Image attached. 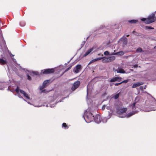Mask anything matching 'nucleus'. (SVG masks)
Instances as JSON below:
<instances>
[{
  "label": "nucleus",
  "mask_w": 156,
  "mask_h": 156,
  "mask_svg": "<svg viewBox=\"0 0 156 156\" xmlns=\"http://www.w3.org/2000/svg\"><path fill=\"white\" fill-rule=\"evenodd\" d=\"M33 73L36 75H37L38 74V73L37 72H33Z\"/></svg>",
  "instance_id": "36"
},
{
  "label": "nucleus",
  "mask_w": 156,
  "mask_h": 156,
  "mask_svg": "<svg viewBox=\"0 0 156 156\" xmlns=\"http://www.w3.org/2000/svg\"><path fill=\"white\" fill-rule=\"evenodd\" d=\"M154 48L156 49V46L154 47Z\"/></svg>",
  "instance_id": "41"
},
{
  "label": "nucleus",
  "mask_w": 156,
  "mask_h": 156,
  "mask_svg": "<svg viewBox=\"0 0 156 156\" xmlns=\"http://www.w3.org/2000/svg\"><path fill=\"white\" fill-rule=\"evenodd\" d=\"M136 104V102H134L132 104H131L130 105V107L131 108H132V109L133 110H134L135 109H136V107H135Z\"/></svg>",
  "instance_id": "15"
},
{
  "label": "nucleus",
  "mask_w": 156,
  "mask_h": 156,
  "mask_svg": "<svg viewBox=\"0 0 156 156\" xmlns=\"http://www.w3.org/2000/svg\"><path fill=\"white\" fill-rule=\"evenodd\" d=\"M72 66H70L68 68H67L65 72H67L72 67Z\"/></svg>",
  "instance_id": "30"
},
{
  "label": "nucleus",
  "mask_w": 156,
  "mask_h": 156,
  "mask_svg": "<svg viewBox=\"0 0 156 156\" xmlns=\"http://www.w3.org/2000/svg\"><path fill=\"white\" fill-rule=\"evenodd\" d=\"M136 51L137 52H141L142 51V48H139L136 50Z\"/></svg>",
  "instance_id": "18"
},
{
  "label": "nucleus",
  "mask_w": 156,
  "mask_h": 156,
  "mask_svg": "<svg viewBox=\"0 0 156 156\" xmlns=\"http://www.w3.org/2000/svg\"><path fill=\"white\" fill-rule=\"evenodd\" d=\"M27 79L29 80H31V77L28 75H27Z\"/></svg>",
  "instance_id": "31"
},
{
  "label": "nucleus",
  "mask_w": 156,
  "mask_h": 156,
  "mask_svg": "<svg viewBox=\"0 0 156 156\" xmlns=\"http://www.w3.org/2000/svg\"><path fill=\"white\" fill-rule=\"evenodd\" d=\"M141 20L144 21V23L146 24H149L156 21V16H155L154 13H152L147 18H143L141 19Z\"/></svg>",
  "instance_id": "1"
},
{
  "label": "nucleus",
  "mask_w": 156,
  "mask_h": 156,
  "mask_svg": "<svg viewBox=\"0 0 156 156\" xmlns=\"http://www.w3.org/2000/svg\"><path fill=\"white\" fill-rule=\"evenodd\" d=\"M7 63L6 61L2 58H0V64L1 65H5Z\"/></svg>",
  "instance_id": "12"
},
{
  "label": "nucleus",
  "mask_w": 156,
  "mask_h": 156,
  "mask_svg": "<svg viewBox=\"0 0 156 156\" xmlns=\"http://www.w3.org/2000/svg\"><path fill=\"white\" fill-rule=\"evenodd\" d=\"M20 92L21 94H22L23 95H24V94L26 93V92L24 91L21 89L20 90Z\"/></svg>",
  "instance_id": "23"
},
{
  "label": "nucleus",
  "mask_w": 156,
  "mask_h": 156,
  "mask_svg": "<svg viewBox=\"0 0 156 156\" xmlns=\"http://www.w3.org/2000/svg\"><path fill=\"white\" fill-rule=\"evenodd\" d=\"M124 53L123 51H120L119 52H118L116 53V55H122L124 54Z\"/></svg>",
  "instance_id": "19"
},
{
  "label": "nucleus",
  "mask_w": 156,
  "mask_h": 156,
  "mask_svg": "<svg viewBox=\"0 0 156 156\" xmlns=\"http://www.w3.org/2000/svg\"><path fill=\"white\" fill-rule=\"evenodd\" d=\"M119 79V77H114L112 79L110 80V82H115L117 80H118Z\"/></svg>",
  "instance_id": "13"
},
{
  "label": "nucleus",
  "mask_w": 156,
  "mask_h": 156,
  "mask_svg": "<svg viewBox=\"0 0 156 156\" xmlns=\"http://www.w3.org/2000/svg\"><path fill=\"white\" fill-rule=\"evenodd\" d=\"M62 126L64 127L65 129H67L68 128V127L67 126L66 124L65 123H63L62 124Z\"/></svg>",
  "instance_id": "17"
},
{
  "label": "nucleus",
  "mask_w": 156,
  "mask_h": 156,
  "mask_svg": "<svg viewBox=\"0 0 156 156\" xmlns=\"http://www.w3.org/2000/svg\"><path fill=\"white\" fill-rule=\"evenodd\" d=\"M134 114H135V113L134 112L129 113L128 114V116L129 117V116H130L133 115Z\"/></svg>",
  "instance_id": "27"
},
{
  "label": "nucleus",
  "mask_w": 156,
  "mask_h": 156,
  "mask_svg": "<svg viewBox=\"0 0 156 156\" xmlns=\"http://www.w3.org/2000/svg\"><path fill=\"white\" fill-rule=\"evenodd\" d=\"M119 93H118L116 94H115L114 96V98L115 99H117L119 96Z\"/></svg>",
  "instance_id": "21"
},
{
  "label": "nucleus",
  "mask_w": 156,
  "mask_h": 156,
  "mask_svg": "<svg viewBox=\"0 0 156 156\" xmlns=\"http://www.w3.org/2000/svg\"><path fill=\"white\" fill-rule=\"evenodd\" d=\"M93 48L90 49L88 50L84 55L83 57H86L93 50Z\"/></svg>",
  "instance_id": "10"
},
{
  "label": "nucleus",
  "mask_w": 156,
  "mask_h": 156,
  "mask_svg": "<svg viewBox=\"0 0 156 156\" xmlns=\"http://www.w3.org/2000/svg\"><path fill=\"white\" fill-rule=\"evenodd\" d=\"M94 120L96 122L99 123L101 122L102 118L100 115H97L94 117Z\"/></svg>",
  "instance_id": "7"
},
{
  "label": "nucleus",
  "mask_w": 156,
  "mask_h": 156,
  "mask_svg": "<svg viewBox=\"0 0 156 156\" xmlns=\"http://www.w3.org/2000/svg\"><path fill=\"white\" fill-rule=\"evenodd\" d=\"M97 61L96 60V59H94L92 60H91L90 62V63H91V62H94L95 61Z\"/></svg>",
  "instance_id": "34"
},
{
  "label": "nucleus",
  "mask_w": 156,
  "mask_h": 156,
  "mask_svg": "<svg viewBox=\"0 0 156 156\" xmlns=\"http://www.w3.org/2000/svg\"><path fill=\"white\" fill-rule=\"evenodd\" d=\"M23 95L24 96L26 97L27 99H30V97L26 93Z\"/></svg>",
  "instance_id": "20"
},
{
  "label": "nucleus",
  "mask_w": 156,
  "mask_h": 156,
  "mask_svg": "<svg viewBox=\"0 0 156 156\" xmlns=\"http://www.w3.org/2000/svg\"><path fill=\"white\" fill-rule=\"evenodd\" d=\"M80 84V82L79 81L75 82L71 88V90L72 91H74L79 87Z\"/></svg>",
  "instance_id": "5"
},
{
  "label": "nucleus",
  "mask_w": 156,
  "mask_h": 156,
  "mask_svg": "<svg viewBox=\"0 0 156 156\" xmlns=\"http://www.w3.org/2000/svg\"><path fill=\"white\" fill-rule=\"evenodd\" d=\"M115 56H112L103 59L102 61L104 63H108L113 61L115 60Z\"/></svg>",
  "instance_id": "4"
},
{
  "label": "nucleus",
  "mask_w": 156,
  "mask_h": 156,
  "mask_svg": "<svg viewBox=\"0 0 156 156\" xmlns=\"http://www.w3.org/2000/svg\"><path fill=\"white\" fill-rule=\"evenodd\" d=\"M104 54L106 55H108L109 54V52L108 51H106L104 52Z\"/></svg>",
  "instance_id": "26"
},
{
  "label": "nucleus",
  "mask_w": 156,
  "mask_h": 156,
  "mask_svg": "<svg viewBox=\"0 0 156 156\" xmlns=\"http://www.w3.org/2000/svg\"><path fill=\"white\" fill-rule=\"evenodd\" d=\"M103 58H102V57H99V58H96V59L97 61H98V60H101V59H102Z\"/></svg>",
  "instance_id": "32"
},
{
  "label": "nucleus",
  "mask_w": 156,
  "mask_h": 156,
  "mask_svg": "<svg viewBox=\"0 0 156 156\" xmlns=\"http://www.w3.org/2000/svg\"><path fill=\"white\" fill-rule=\"evenodd\" d=\"M45 87L44 86L42 85V86L40 87V89L41 90H42L43 89H44Z\"/></svg>",
  "instance_id": "29"
},
{
  "label": "nucleus",
  "mask_w": 156,
  "mask_h": 156,
  "mask_svg": "<svg viewBox=\"0 0 156 156\" xmlns=\"http://www.w3.org/2000/svg\"><path fill=\"white\" fill-rule=\"evenodd\" d=\"M20 92L21 94H22L23 95H24V94L26 93V92L24 91L21 89L20 90Z\"/></svg>",
  "instance_id": "24"
},
{
  "label": "nucleus",
  "mask_w": 156,
  "mask_h": 156,
  "mask_svg": "<svg viewBox=\"0 0 156 156\" xmlns=\"http://www.w3.org/2000/svg\"><path fill=\"white\" fill-rule=\"evenodd\" d=\"M128 22L131 23H135L138 22V20H128Z\"/></svg>",
  "instance_id": "14"
},
{
  "label": "nucleus",
  "mask_w": 156,
  "mask_h": 156,
  "mask_svg": "<svg viewBox=\"0 0 156 156\" xmlns=\"http://www.w3.org/2000/svg\"><path fill=\"white\" fill-rule=\"evenodd\" d=\"M136 98L135 100H136Z\"/></svg>",
  "instance_id": "42"
},
{
  "label": "nucleus",
  "mask_w": 156,
  "mask_h": 156,
  "mask_svg": "<svg viewBox=\"0 0 156 156\" xmlns=\"http://www.w3.org/2000/svg\"><path fill=\"white\" fill-rule=\"evenodd\" d=\"M121 84V82L120 83H115V85L116 86H118L120 84Z\"/></svg>",
  "instance_id": "35"
},
{
  "label": "nucleus",
  "mask_w": 156,
  "mask_h": 156,
  "mask_svg": "<svg viewBox=\"0 0 156 156\" xmlns=\"http://www.w3.org/2000/svg\"><path fill=\"white\" fill-rule=\"evenodd\" d=\"M85 119L86 121L88 123H89L94 120V115L93 114L90 112H87L85 115Z\"/></svg>",
  "instance_id": "2"
},
{
  "label": "nucleus",
  "mask_w": 156,
  "mask_h": 156,
  "mask_svg": "<svg viewBox=\"0 0 156 156\" xmlns=\"http://www.w3.org/2000/svg\"><path fill=\"white\" fill-rule=\"evenodd\" d=\"M118 73H125L124 70L122 69H119L117 71Z\"/></svg>",
  "instance_id": "16"
},
{
  "label": "nucleus",
  "mask_w": 156,
  "mask_h": 156,
  "mask_svg": "<svg viewBox=\"0 0 156 156\" xmlns=\"http://www.w3.org/2000/svg\"><path fill=\"white\" fill-rule=\"evenodd\" d=\"M55 71L54 68L48 69H45L42 70L41 73L43 74H49L52 73Z\"/></svg>",
  "instance_id": "3"
},
{
  "label": "nucleus",
  "mask_w": 156,
  "mask_h": 156,
  "mask_svg": "<svg viewBox=\"0 0 156 156\" xmlns=\"http://www.w3.org/2000/svg\"><path fill=\"white\" fill-rule=\"evenodd\" d=\"M127 110L126 108H122L119 107L117 109V113L121 114L125 113Z\"/></svg>",
  "instance_id": "6"
},
{
  "label": "nucleus",
  "mask_w": 156,
  "mask_h": 156,
  "mask_svg": "<svg viewBox=\"0 0 156 156\" xmlns=\"http://www.w3.org/2000/svg\"><path fill=\"white\" fill-rule=\"evenodd\" d=\"M82 68L80 65H77L73 69V72L75 73H78Z\"/></svg>",
  "instance_id": "8"
},
{
  "label": "nucleus",
  "mask_w": 156,
  "mask_h": 156,
  "mask_svg": "<svg viewBox=\"0 0 156 156\" xmlns=\"http://www.w3.org/2000/svg\"><path fill=\"white\" fill-rule=\"evenodd\" d=\"M49 81L50 80H45L43 83V85L46 87L49 84Z\"/></svg>",
  "instance_id": "11"
},
{
  "label": "nucleus",
  "mask_w": 156,
  "mask_h": 156,
  "mask_svg": "<svg viewBox=\"0 0 156 156\" xmlns=\"http://www.w3.org/2000/svg\"><path fill=\"white\" fill-rule=\"evenodd\" d=\"M98 55H101L102 56H103V54H101V53H99L98 54Z\"/></svg>",
  "instance_id": "37"
},
{
  "label": "nucleus",
  "mask_w": 156,
  "mask_h": 156,
  "mask_svg": "<svg viewBox=\"0 0 156 156\" xmlns=\"http://www.w3.org/2000/svg\"><path fill=\"white\" fill-rule=\"evenodd\" d=\"M122 78H121V77H119V79L118 80L119 81H120L121 80H122Z\"/></svg>",
  "instance_id": "38"
},
{
  "label": "nucleus",
  "mask_w": 156,
  "mask_h": 156,
  "mask_svg": "<svg viewBox=\"0 0 156 156\" xmlns=\"http://www.w3.org/2000/svg\"><path fill=\"white\" fill-rule=\"evenodd\" d=\"M145 28H146V29H154V28L153 27H150V26H146L145 27Z\"/></svg>",
  "instance_id": "22"
},
{
  "label": "nucleus",
  "mask_w": 156,
  "mask_h": 156,
  "mask_svg": "<svg viewBox=\"0 0 156 156\" xmlns=\"http://www.w3.org/2000/svg\"><path fill=\"white\" fill-rule=\"evenodd\" d=\"M135 32V31L134 30H133V31L132 32V33H134Z\"/></svg>",
  "instance_id": "39"
},
{
  "label": "nucleus",
  "mask_w": 156,
  "mask_h": 156,
  "mask_svg": "<svg viewBox=\"0 0 156 156\" xmlns=\"http://www.w3.org/2000/svg\"><path fill=\"white\" fill-rule=\"evenodd\" d=\"M133 67L134 68H135L138 67V65L135 64L133 65Z\"/></svg>",
  "instance_id": "33"
},
{
  "label": "nucleus",
  "mask_w": 156,
  "mask_h": 156,
  "mask_svg": "<svg viewBox=\"0 0 156 156\" xmlns=\"http://www.w3.org/2000/svg\"><path fill=\"white\" fill-rule=\"evenodd\" d=\"M129 36V35H126V36H127V37H128Z\"/></svg>",
  "instance_id": "40"
},
{
  "label": "nucleus",
  "mask_w": 156,
  "mask_h": 156,
  "mask_svg": "<svg viewBox=\"0 0 156 156\" xmlns=\"http://www.w3.org/2000/svg\"><path fill=\"white\" fill-rule=\"evenodd\" d=\"M128 82V80H123V81H122V82H121V84H122V83H127Z\"/></svg>",
  "instance_id": "25"
},
{
  "label": "nucleus",
  "mask_w": 156,
  "mask_h": 156,
  "mask_svg": "<svg viewBox=\"0 0 156 156\" xmlns=\"http://www.w3.org/2000/svg\"><path fill=\"white\" fill-rule=\"evenodd\" d=\"M144 83L142 82H137L136 83H135L133 84L132 85V87L133 88H134L136 87H137L139 86L140 85H142Z\"/></svg>",
  "instance_id": "9"
},
{
  "label": "nucleus",
  "mask_w": 156,
  "mask_h": 156,
  "mask_svg": "<svg viewBox=\"0 0 156 156\" xmlns=\"http://www.w3.org/2000/svg\"><path fill=\"white\" fill-rule=\"evenodd\" d=\"M20 89H19L18 87H17L16 89V91L17 92V93H19V91H20Z\"/></svg>",
  "instance_id": "28"
}]
</instances>
